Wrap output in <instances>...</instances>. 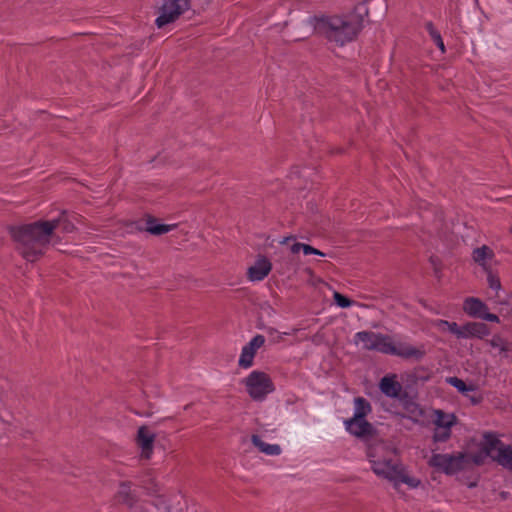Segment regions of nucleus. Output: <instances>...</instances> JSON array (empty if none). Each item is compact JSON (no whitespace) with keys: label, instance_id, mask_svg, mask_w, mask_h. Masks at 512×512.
<instances>
[{"label":"nucleus","instance_id":"f257e3e1","mask_svg":"<svg viewBox=\"0 0 512 512\" xmlns=\"http://www.w3.org/2000/svg\"><path fill=\"white\" fill-rule=\"evenodd\" d=\"M58 228L64 233H71L75 230L74 224L66 216L19 228L14 237L23 257L27 261L33 262L44 253L49 244L58 243L59 239L56 238L54 233Z\"/></svg>","mask_w":512,"mask_h":512},{"label":"nucleus","instance_id":"f03ea898","mask_svg":"<svg viewBox=\"0 0 512 512\" xmlns=\"http://www.w3.org/2000/svg\"><path fill=\"white\" fill-rule=\"evenodd\" d=\"M368 14L365 3H359L354 11L346 14L322 15V36L338 46L354 41L363 28Z\"/></svg>","mask_w":512,"mask_h":512},{"label":"nucleus","instance_id":"7ed1b4c3","mask_svg":"<svg viewBox=\"0 0 512 512\" xmlns=\"http://www.w3.org/2000/svg\"><path fill=\"white\" fill-rule=\"evenodd\" d=\"M368 458L372 471L378 477L392 482L396 490L400 484H406L409 488H417L420 485L419 479L407 473L395 450L379 445L369 449Z\"/></svg>","mask_w":512,"mask_h":512},{"label":"nucleus","instance_id":"20e7f679","mask_svg":"<svg viewBox=\"0 0 512 512\" xmlns=\"http://www.w3.org/2000/svg\"><path fill=\"white\" fill-rule=\"evenodd\" d=\"M357 345L363 349L374 350L387 355H395L403 358H420L423 351L404 341H393L388 335L375 333L372 331H360L354 336Z\"/></svg>","mask_w":512,"mask_h":512},{"label":"nucleus","instance_id":"39448f33","mask_svg":"<svg viewBox=\"0 0 512 512\" xmlns=\"http://www.w3.org/2000/svg\"><path fill=\"white\" fill-rule=\"evenodd\" d=\"M240 384L246 394L254 401H263L275 391L271 376L265 371L255 369L243 377Z\"/></svg>","mask_w":512,"mask_h":512},{"label":"nucleus","instance_id":"423d86ee","mask_svg":"<svg viewBox=\"0 0 512 512\" xmlns=\"http://www.w3.org/2000/svg\"><path fill=\"white\" fill-rule=\"evenodd\" d=\"M481 452L502 467L512 471V447L505 445L495 434H484Z\"/></svg>","mask_w":512,"mask_h":512},{"label":"nucleus","instance_id":"0eeeda50","mask_svg":"<svg viewBox=\"0 0 512 512\" xmlns=\"http://www.w3.org/2000/svg\"><path fill=\"white\" fill-rule=\"evenodd\" d=\"M468 462L469 458L463 452L455 454H433L429 461L431 466L448 475H453L463 470Z\"/></svg>","mask_w":512,"mask_h":512},{"label":"nucleus","instance_id":"6e6552de","mask_svg":"<svg viewBox=\"0 0 512 512\" xmlns=\"http://www.w3.org/2000/svg\"><path fill=\"white\" fill-rule=\"evenodd\" d=\"M189 8L190 0H165L155 20L157 27L162 28L176 21Z\"/></svg>","mask_w":512,"mask_h":512},{"label":"nucleus","instance_id":"1a4fd4ad","mask_svg":"<svg viewBox=\"0 0 512 512\" xmlns=\"http://www.w3.org/2000/svg\"><path fill=\"white\" fill-rule=\"evenodd\" d=\"M434 429V441L445 442L451 437L452 427L457 423V417L453 413L444 412L441 409H434L431 415Z\"/></svg>","mask_w":512,"mask_h":512},{"label":"nucleus","instance_id":"9d476101","mask_svg":"<svg viewBox=\"0 0 512 512\" xmlns=\"http://www.w3.org/2000/svg\"><path fill=\"white\" fill-rule=\"evenodd\" d=\"M265 337L257 334L250 339L245 345L242 346L241 352L237 361L238 367L244 370L250 369L254 365L255 357L258 351L264 346Z\"/></svg>","mask_w":512,"mask_h":512},{"label":"nucleus","instance_id":"9b49d317","mask_svg":"<svg viewBox=\"0 0 512 512\" xmlns=\"http://www.w3.org/2000/svg\"><path fill=\"white\" fill-rule=\"evenodd\" d=\"M462 308L470 317L479 318L489 322H500L499 317L494 313H490L488 306L479 298L467 297L463 302Z\"/></svg>","mask_w":512,"mask_h":512},{"label":"nucleus","instance_id":"f8f14e48","mask_svg":"<svg viewBox=\"0 0 512 512\" xmlns=\"http://www.w3.org/2000/svg\"><path fill=\"white\" fill-rule=\"evenodd\" d=\"M272 270L271 261L265 256H258L247 269V278L251 282L264 280Z\"/></svg>","mask_w":512,"mask_h":512},{"label":"nucleus","instance_id":"ddd939ff","mask_svg":"<svg viewBox=\"0 0 512 512\" xmlns=\"http://www.w3.org/2000/svg\"><path fill=\"white\" fill-rule=\"evenodd\" d=\"M155 433L146 426L138 429L136 442L141 450L142 457L148 459L153 453Z\"/></svg>","mask_w":512,"mask_h":512},{"label":"nucleus","instance_id":"4468645a","mask_svg":"<svg viewBox=\"0 0 512 512\" xmlns=\"http://www.w3.org/2000/svg\"><path fill=\"white\" fill-rule=\"evenodd\" d=\"M346 430L356 436L364 437L373 433V426L364 418L352 417L344 421Z\"/></svg>","mask_w":512,"mask_h":512},{"label":"nucleus","instance_id":"2eb2a0df","mask_svg":"<svg viewBox=\"0 0 512 512\" xmlns=\"http://www.w3.org/2000/svg\"><path fill=\"white\" fill-rule=\"evenodd\" d=\"M116 498L120 503L126 505L130 510H132V512H145L142 508H139L136 505V496L132 491L130 484L126 482L119 485Z\"/></svg>","mask_w":512,"mask_h":512},{"label":"nucleus","instance_id":"dca6fc26","mask_svg":"<svg viewBox=\"0 0 512 512\" xmlns=\"http://www.w3.org/2000/svg\"><path fill=\"white\" fill-rule=\"evenodd\" d=\"M488 326L480 322H468L461 326L460 338H479L483 339L489 335Z\"/></svg>","mask_w":512,"mask_h":512},{"label":"nucleus","instance_id":"f3484780","mask_svg":"<svg viewBox=\"0 0 512 512\" xmlns=\"http://www.w3.org/2000/svg\"><path fill=\"white\" fill-rule=\"evenodd\" d=\"M380 391L390 398H400L402 385L397 381L395 375L384 376L379 383Z\"/></svg>","mask_w":512,"mask_h":512},{"label":"nucleus","instance_id":"a211bd4d","mask_svg":"<svg viewBox=\"0 0 512 512\" xmlns=\"http://www.w3.org/2000/svg\"><path fill=\"white\" fill-rule=\"evenodd\" d=\"M251 442L257 450L267 456H279L282 448L279 444L268 443L259 435H252Z\"/></svg>","mask_w":512,"mask_h":512},{"label":"nucleus","instance_id":"6ab92c4d","mask_svg":"<svg viewBox=\"0 0 512 512\" xmlns=\"http://www.w3.org/2000/svg\"><path fill=\"white\" fill-rule=\"evenodd\" d=\"M494 258V252L491 248L486 245L476 248L473 251L474 261L480 265L485 271L490 270L491 261Z\"/></svg>","mask_w":512,"mask_h":512},{"label":"nucleus","instance_id":"aec40b11","mask_svg":"<svg viewBox=\"0 0 512 512\" xmlns=\"http://www.w3.org/2000/svg\"><path fill=\"white\" fill-rule=\"evenodd\" d=\"M487 272V282L489 288L494 292V295H489L488 298L495 304H504L505 300L501 297V282L498 276L494 275L490 270Z\"/></svg>","mask_w":512,"mask_h":512},{"label":"nucleus","instance_id":"412c9836","mask_svg":"<svg viewBox=\"0 0 512 512\" xmlns=\"http://www.w3.org/2000/svg\"><path fill=\"white\" fill-rule=\"evenodd\" d=\"M175 227V224H164L151 219L147 221L146 230L153 235H161L172 231Z\"/></svg>","mask_w":512,"mask_h":512},{"label":"nucleus","instance_id":"4be33fe9","mask_svg":"<svg viewBox=\"0 0 512 512\" xmlns=\"http://www.w3.org/2000/svg\"><path fill=\"white\" fill-rule=\"evenodd\" d=\"M372 411L370 403L363 397H356L354 399V412L355 418H366V416Z\"/></svg>","mask_w":512,"mask_h":512},{"label":"nucleus","instance_id":"5701e85b","mask_svg":"<svg viewBox=\"0 0 512 512\" xmlns=\"http://www.w3.org/2000/svg\"><path fill=\"white\" fill-rule=\"evenodd\" d=\"M446 382L467 397L469 396L470 392L475 391L474 385H467L462 379L455 376L447 377Z\"/></svg>","mask_w":512,"mask_h":512},{"label":"nucleus","instance_id":"b1692460","mask_svg":"<svg viewBox=\"0 0 512 512\" xmlns=\"http://www.w3.org/2000/svg\"><path fill=\"white\" fill-rule=\"evenodd\" d=\"M488 343L492 348L497 349L499 354L504 356L511 350V344L500 335H494Z\"/></svg>","mask_w":512,"mask_h":512},{"label":"nucleus","instance_id":"393cba45","mask_svg":"<svg viewBox=\"0 0 512 512\" xmlns=\"http://www.w3.org/2000/svg\"><path fill=\"white\" fill-rule=\"evenodd\" d=\"M297 331H298L297 329H291L289 331L280 332L274 328H269L267 330V333L271 337L272 342L280 343V342L284 341L285 336L294 335Z\"/></svg>","mask_w":512,"mask_h":512},{"label":"nucleus","instance_id":"a878e982","mask_svg":"<svg viewBox=\"0 0 512 512\" xmlns=\"http://www.w3.org/2000/svg\"><path fill=\"white\" fill-rule=\"evenodd\" d=\"M426 29L431 36L433 42L436 44V46L442 51H445L444 42L442 40V37L440 33L434 28L433 24L431 22L426 24Z\"/></svg>","mask_w":512,"mask_h":512},{"label":"nucleus","instance_id":"bb28decb","mask_svg":"<svg viewBox=\"0 0 512 512\" xmlns=\"http://www.w3.org/2000/svg\"><path fill=\"white\" fill-rule=\"evenodd\" d=\"M333 297H334L335 303L341 308H348L353 303L352 300H350L349 298L345 297L344 295H342L336 291L333 292Z\"/></svg>","mask_w":512,"mask_h":512},{"label":"nucleus","instance_id":"cd10ccee","mask_svg":"<svg viewBox=\"0 0 512 512\" xmlns=\"http://www.w3.org/2000/svg\"><path fill=\"white\" fill-rule=\"evenodd\" d=\"M439 325H447V331L455 335L457 338H460L461 326H459L456 322H449L447 320L439 319Z\"/></svg>","mask_w":512,"mask_h":512},{"label":"nucleus","instance_id":"c85d7f7f","mask_svg":"<svg viewBox=\"0 0 512 512\" xmlns=\"http://www.w3.org/2000/svg\"><path fill=\"white\" fill-rule=\"evenodd\" d=\"M302 253L304 255H311V254H314V255H320V250L316 249V248H313L307 244H303L302 246Z\"/></svg>","mask_w":512,"mask_h":512},{"label":"nucleus","instance_id":"c756f323","mask_svg":"<svg viewBox=\"0 0 512 512\" xmlns=\"http://www.w3.org/2000/svg\"><path fill=\"white\" fill-rule=\"evenodd\" d=\"M302 246H303V243H298V242L293 243L290 246L291 253L298 254V253L302 252Z\"/></svg>","mask_w":512,"mask_h":512},{"label":"nucleus","instance_id":"7c9ffc66","mask_svg":"<svg viewBox=\"0 0 512 512\" xmlns=\"http://www.w3.org/2000/svg\"><path fill=\"white\" fill-rule=\"evenodd\" d=\"M434 326L441 331H447V325H439V320L434 322Z\"/></svg>","mask_w":512,"mask_h":512},{"label":"nucleus","instance_id":"2f4dec72","mask_svg":"<svg viewBox=\"0 0 512 512\" xmlns=\"http://www.w3.org/2000/svg\"><path fill=\"white\" fill-rule=\"evenodd\" d=\"M473 461L476 463V464H479L481 462L480 460V456H475Z\"/></svg>","mask_w":512,"mask_h":512},{"label":"nucleus","instance_id":"473e14b6","mask_svg":"<svg viewBox=\"0 0 512 512\" xmlns=\"http://www.w3.org/2000/svg\"><path fill=\"white\" fill-rule=\"evenodd\" d=\"M510 231H511V233H512V225H511Z\"/></svg>","mask_w":512,"mask_h":512}]
</instances>
